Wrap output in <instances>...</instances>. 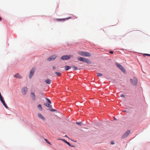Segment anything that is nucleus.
I'll list each match as a JSON object with an SVG mask.
<instances>
[{
	"mask_svg": "<svg viewBox=\"0 0 150 150\" xmlns=\"http://www.w3.org/2000/svg\"><path fill=\"white\" fill-rule=\"evenodd\" d=\"M77 59L80 61L85 62L88 64H91V62L87 58H85L81 57H78L77 58Z\"/></svg>",
	"mask_w": 150,
	"mask_h": 150,
	"instance_id": "1",
	"label": "nucleus"
},
{
	"mask_svg": "<svg viewBox=\"0 0 150 150\" xmlns=\"http://www.w3.org/2000/svg\"><path fill=\"white\" fill-rule=\"evenodd\" d=\"M78 53L79 54L83 56L90 57L91 56L90 53L86 52L80 51Z\"/></svg>",
	"mask_w": 150,
	"mask_h": 150,
	"instance_id": "2",
	"label": "nucleus"
},
{
	"mask_svg": "<svg viewBox=\"0 0 150 150\" xmlns=\"http://www.w3.org/2000/svg\"><path fill=\"white\" fill-rule=\"evenodd\" d=\"M73 57V55H65L62 57L61 59L63 60H68L70 58Z\"/></svg>",
	"mask_w": 150,
	"mask_h": 150,
	"instance_id": "3",
	"label": "nucleus"
},
{
	"mask_svg": "<svg viewBox=\"0 0 150 150\" xmlns=\"http://www.w3.org/2000/svg\"><path fill=\"white\" fill-rule=\"evenodd\" d=\"M115 65L123 73H125L126 71L124 69V67L120 64L116 63H115Z\"/></svg>",
	"mask_w": 150,
	"mask_h": 150,
	"instance_id": "4",
	"label": "nucleus"
},
{
	"mask_svg": "<svg viewBox=\"0 0 150 150\" xmlns=\"http://www.w3.org/2000/svg\"><path fill=\"white\" fill-rule=\"evenodd\" d=\"M130 81L132 83L135 84H137L138 82V80L135 77H134L132 79H130Z\"/></svg>",
	"mask_w": 150,
	"mask_h": 150,
	"instance_id": "5",
	"label": "nucleus"
},
{
	"mask_svg": "<svg viewBox=\"0 0 150 150\" xmlns=\"http://www.w3.org/2000/svg\"><path fill=\"white\" fill-rule=\"evenodd\" d=\"M130 132V131L129 130H128L127 132L122 136V138L124 139L127 137L129 134Z\"/></svg>",
	"mask_w": 150,
	"mask_h": 150,
	"instance_id": "6",
	"label": "nucleus"
},
{
	"mask_svg": "<svg viewBox=\"0 0 150 150\" xmlns=\"http://www.w3.org/2000/svg\"><path fill=\"white\" fill-rule=\"evenodd\" d=\"M35 71V69L34 68H33L31 70L29 76V77L30 78H31L32 76L33 75Z\"/></svg>",
	"mask_w": 150,
	"mask_h": 150,
	"instance_id": "7",
	"label": "nucleus"
},
{
	"mask_svg": "<svg viewBox=\"0 0 150 150\" xmlns=\"http://www.w3.org/2000/svg\"><path fill=\"white\" fill-rule=\"evenodd\" d=\"M22 93L23 95H25L28 91V88H24L22 89Z\"/></svg>",
	"mask_w": 150,
	"mask_h": 150,
	"instance_id": "8",
	"label": "nucleus"
},
{
	"mask_svg": "<svg viewBox=\"0 0 150 150\" xmlns=\"http://www.w3.org/2000/svg\"><path fill=\"white\" fill-rule=\"evenodd\" d=\"M56 57L55 55H53L52 56L47 58V60L48 61H51L54 60L56 58Z\"/></svg>",
	"mask_w": 150,
	"mask_h": 150,
	"instance_id": "9",
	"label": "nucleus"
},
{
	"mask_svg": "<svg viewBox=\"0 0 150 150\" xmlns=\"http://www.w3.org/2000/svg\"><path fill=\"white\" fill-rule=\"evenodd\" d=\"M71 17H68V18H62V19H56V20L57 21H64L65 20H68L69 19H70V18H71Z\"/></svg>",
	"mask_w": 150,
	"mask_h": 150,
	"instance_id": "10",
	"label": "nucleus"
},
{
	"mask_svg": "<svg viewBox=\"0 0 150 150\" xmlns=\"http://www.w3.org/2000/svg\"><path fill=\"white\" fill-rule=\"evenodd\" d=\"M38 117L42 120H45V118L42 116V115L40 113H38Z\"/></svg>",
	"mask_w": 150,
	"mask_h": 150,
	"instance_id": "11",
	"label": "nucleus"
},
{
	"mask_svg": "<svg viewBox=\"0 0 150 150\" xmlns=\"http://www.w3.org/2000/svg\"><path fill=\"white\" fill-rule=\"evenodd\" d=\"M32 99L33 100H35V94L33 93H30Z\"/></svg>",
	"mask_w": 150,
	"mask_h": 150,
	"instance_id": "12",
	"label": "nucleus"
},
{
	"mask_svg": "<svg viewBox=\"0 0 150 150\" xmlns=\"http://www.w3.org/2000/svg\"><path fill=\"white\" fill-rule=\"evenodd\" d=\"M14 77L15 78H17L18 79H20L22 78V77L19 75L18 73L16 74L15 75H14Z\"/></svg>",
	"mask_w": 150,
	"mask_h": 150,
	"instance_id": "13",
	"label": "nucleus"
},
{
	"mask_svg": "<svg viewBox=\"0 0 150 150\" xmlns=\"http://www.w3.org/2000/svg\"><path fill=\"white\" fill-rule=\"evenodd\" d=\"M45 82L47 84H50L51 83V81L50 79H47L45 80Z\"/></svg>",
	"mask_w": 150,
	"mask_h": 150,
	"instance_id": "14",
	"label": "nucleus"
},
{
	"mask_svg": "<svg viewBox=\"0 0 150 150\" xmlns=\"http://www.w3.org/2000/svg\"><path fill=\"white\" fill-rule=\"evenodd\" d=\"M71 67L69 66H66L65 67V69L67 71L71 69Z\"/></svg>",
	"mask_w": 150,
	"mask_h": 150,
	"instance_id": "15",
	"label": "nucleus"
},
{
	"mask_svg": "<svg viewBox=\"0 0 150 150\" xmlns=\"http://www.w3.org/2000/svg\"><path fill=\"white\" fill-rule=\"evenodd\" d=\"M50 104H47V103H45L44 105L47 107L51 108L52 107V105Z\"/></svg>",
	"mask_w": 150,
	"mask_h": 150,
	"instance_id": "16",
	"label": "nucleus"
},
{
	"mask_svg": "<svg viewBox=\"0 0 150 150\" xmlns=\"http://www.w3.org/2000/svg\"><path fill=\"white\" fill-rule=\"evenodd\" d=\"M64 141V142L66 143L68 145H69L70 146L73 147V146H71V144L68 142L66 141L64 139L62 140Z\"/></svg>",
	"mask_w": 150,
	"mask_h": 150,
	"instance_id": "17",
	"label": "nucleus"
},
{
	"mask_svg": "<svg viewBox=\"0 0 150 150\" xmlns=\"http://www.w3.org/2000/svg\"><path fill=\"white\" fill-rule=\"evenodd\" d=\"M38 108L40 109V110H42V107L41 105L39 104L38 105Z\"/></svg>",
	"mask_w": 150,
	"mask_h": 150,
	"instance_id": "18",
	"label": "nucleus"
},
{
	"mask_svg": "<svg viewBox=\"0 0 150 150\" xmlns=\"http://www.w3.org/2000/svg\"><path fill=\"white\" fill-rule=\"evenodd\" d=\"M55 74L58 76H59L61 75V74L60 73L58 72H56L55 73Z\"/></svg>",
	"mask_w": 150,
	"mask_h": 150,
	"instance_id": "19",
	"label": "nucleus"
},
{
	"mask_svg": "<svg viewBox=\"0 0 150 150\" xmlns=\"http://www.w3.org/2000/svg\"><path fill=\"white\" fill-rule=\"evenodd\" d=\"M97 74V76H99V77H100L101 76H102L103 75L102 74H101V73H98Z\"/></svg>",
	"mask_w": 150,
	"mask_h": 150,
	"instance_id": "20",
	"label": "nucleus"
},
{
	"mask_svg": "<svg viewBox=\"0 0 150 150\" xmlns=\"http://www.w3.org/2000/svg\"><path fill=\"white\" fill-rule=\"evenodd\" d=\"M3 104L4 106L6 108H8V107L6 105V104L5 103V102L4 103H3Z\"/></svg>",
	"mask_w": 150,
	"mask_h": 150,
	"instance_id": "21",
	"label": "nucleus"
},
{
	"mask_svg": "<svg viewBox=\"0 0 150 150\" xmlns=\"http://www.w3.org/2000/svg\"><path fill=\"white\" fill-rule=\"evenodd\" d=\"M46 99L47 100V101H48V103L49 104H51V101L50 100H49V99H48L47 98H46Z\"/></svg>",
	"mask_w": 150,
	"mask_h": 150,
	"instance_id": "22",
	"label": "nucleus"
},
{
	"mask_svg": "<svg viewBox=\"0 0 150 150\" xmlns=\"http://www.w3.org/2000/svg\"><path fill=\"white\" fill-rule=\"evenodd\" d=\"M45 140L48 144H51L50 142H49L47 139H45Z\"/></svg>",
	"mask_w": 150,
	"mask_h": 150,
	"instance_id": "23",
	"label": "nucleus"
},
{
	"mask_svg": "<svg viewBox=\"0 0 150 150\" xmlns=\"http://www.w3.org/2000/svg\"><path fill=\"white\" fill-rule=\"evenodd\" d=\"M73 68H74L75 70H77L78 69L76 67L72 66L71 67Z\"/></svg>",
	"mask_w": 150,
	"mask_h": 150,
	"instance_id": "24",
	"label": "nucleus"
},
{
	"mask_svg": "<svg viewBox=\"0 0 150 150\" xmlns=\"http://www.w3.org/2000/svg\"><path fill=\"white\" fill-rule=\"evenodd\" d=\"M50 110L51 111H56V110H55L53 109H50Z\"/></svg>",
	"mask_w": 150,
	"mask_h": 150,
	"instance_id": "25",
	"label": "nucleus"
},
{
	"mask_svg": "<svg viewBox=\"0 0 150 150\" xmlns=\"http://www.w3.org/2000/svg\"><path fill=\"white\" fill-rule=\"evenodd\" d=\"M0 100L1 101H2L4 100L3 99V97L2 96L0 97Z\"/></svg>",
	"mask_w": 150,
	"mask_h": 150,
	"instance_id": "26",
	"label": "nucleus"
},
{
	"mask_svg": "<svg viewBox=\"0 0 150 150\" xmlns=\"http://www.w3.org/2000/svg\"><path fill=\"white\" fill-rule=\"evenodd\" d=\"M144 55H146V56H150V54H144Z\"/></svg>",
	"mask_w": 150,
	"mask_h": 150,
	"instance_id": "27",
	"label": "nucleus"
},
{
	"mask_svg": "<svg viewBox=\"0 0 150 150\" xmlns=\"http://www.w3.org/2000/svg\"><path fill=\"white\" fill-rule=\"evenodd\" d=\"M81 122H76V124L78 125H81Z\"/></svg>",
	"mask_w": 150,
	"mask_h": 150,
	"instance_id": "28",
	"label": "nucleus"
},
{
	"mask_svg": "<svg viewBox=\"0 0 150 150\" xmlns=\"http://www.w3.org/2000/svg\"><path fill=\"white\" fill-rule=\"evenodd\" d=\"M120 96L122 97H125V96L124 95H121Z\"/></svg>",
	"mask_w": 150,
	"mask_h": 150,
	"instance_id": "29",
	"label": "nucleus"
},
{
	"mask_svg": "<svg viewBox=\"0 0 150 150\" xmlns=\"http://www.w3.org/2000/svg\"><path fill=\"white\" fill-rule=\"evenodd\" d=\"M111 144H114V143L113 142H111Z\"/></svg>",
	"mask_w": 150,
	"mask_h": 150,
	"instance_id": "30",
	"label": "nucleus"
},
{
	"mask_svg": "<svg viewBox=\"0 0 150 150\" xmlns=\"http://www.w3.org/2000/svg\"><path fill=\"white\" fill-rule=\"evenodd\" d=\"M113 51H110V53H111V54H112L113 53Z\"/></svg>",
	"mask_w": 150,
	"mask_h": 150,
	"instance_id": "31",
	"label": "nucleus"
},
{
	"mask_svg": "<svg viewBox=\"0 0 150 150\" xmlns=\"http://www.w3.org/2000/svg\"><path fill=\"white\" fill-rule=\"evenodd\" d=\"M52 68L53 69H56V67L54 66V67H52Z\"/></svg>",
	"mask_w": 150,
	"mask_h": 150,
	"instance_id": "32",
	"label": "nucleus"
},
{
	"mask_svg": "<svg viewBox=\"0 0 150 150\" xmlns=\"http://www.w3.org/2000/svg\"><path fill=\"white\" fill-rule=\"evenodd\" d=\"M1 102L2 103H4L5 102V101H4V100L2 101H1Z\"/></svg>",
	"mask_w": 150,
	"mask_h": 150,
	"instance_id": "33",
	"label": "nucleus"
},
{
	"mask_svg": "<svg viewBox=\"0 0 150 150\" xmlns=\"http://www.w3.org/2000/svg\"><path fill=\"white\" fill-rule=\"evenodd\" d=\"M1 18L0 17V21H1Z\"/></svg>",
	"mask_w": 150,
	"mask_h": 150,
	"instance_id": "34",
	"label": "nucleus"
},
{
	"mask_svg": "<svg viewBox=\"0 0 150 150\" xmlns=\"http://www.w3.org/2000/svg\"><path fill=\"white\" fill-rule=\"evenodd\" d=\"M114 119L115 120H116V119L115 117H114Z\"/></svg>",
	"mask_w": 150,
	"mask_h": 150,
	"instance_id": "35",
	"label": "nucleus"
},
{
	"mask_svg": "<svg viewBox=\"0 0 150 150\" xmlns=\"http://www.w3.org/2000/svg\"><path fill=\"white\" fill-rule=\"evenodd\" d=\"M124 111V112H126V111Z\"/></svg>",
	"mask_w": 150,
	"mask_h": 150,
	"instance_id": "36",
	"label": "nucleus"
}]
</instances>
